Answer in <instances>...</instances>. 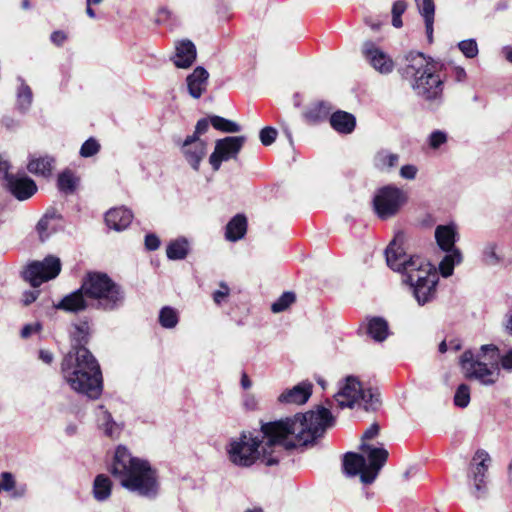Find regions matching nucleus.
I'll list each match as a JSON object with an SVG mask.
<instances>
[{"instance_id": "2eb2a0df", "label": "nucleus", "mask_w": 512, "mask_h": 512, "mask_svg": "<svg viewBox=\"0 0 512 512\" xmlns=\"http://www.w3.org/2000/svg\"><path fill=\"white\" fill-rule=\"evenodd\" d=\"M181 149L189 165L195 171H198L200 163L207 153L206 142L197 138L195 135H191L185 139Z\"/></svg>"}, {"instance_id": "7c9ffc66", "label": "nucleus", "mask_w": 512, "mask_h": 512, "mask_svg": "<svg viewBox=\"0 0 512 512\" xmlns=\"http://www.w3.org/2000/svg\"><path fill=\"white\" fill-rule=\"evenodd\" d=\"M57 217L54 214H45L37 223L36 231L41 241L46 240L57 230Z\"/></svg>"}, {"instance_id": "de8ad7c7", "label": "nucleus", "mask_w": 512, "mask_h": 512, "mask_svg": "<svg viewBox=\"0 0 512 512\" xmlns=\"http://www.w3.org/2000/svg\"><path fill=\"white\" fill-rule=\"evenodd\" d=\"M2 481L1 482V489L5 491H12L15 487V480L11 473L9 472H3L1 474Z\"/></svg>"}, {"instance_id": "6ab92c4d", "label": "nucleus", "mask_w": 512, "mask_h": 512, "mask_svg": "<svg viewBox=\"0 0 512 512\" xmlns=\"http://www.w3.org/2000/svg\"><path fill=\"white\" fill-rule=\"evenodd\" d=\"M196 47L190 40H182L175 45L173 62L176 67L189 68L196 60Z\"/></svg>"}, {"instance_id": "3c124183", "label": "nucleus", "mask_w": 512, "mask_h": 512, "mask_svg": "<svg viewBox=\"0 0 512 512\" xmlns=\"http://www.w3.org/2000/svg\"><path fill=\"white\" fill-rule=\"evenodd\" d=\"M10 167L9 162L0 155V179L4 181V184L7 182V178L11 176V173H9Z\"/></svg>"}, {"instance_id": "e2e57ef3", "label": "nucleus", "mask_w": 512, "mask_h": 512, "mask_svg": "<svg viewBox=\"0 0 512 512\" xmlns=\"http://www.w3.org/2000/svg\"><path fill=\"white\" fill-rule=\"evenodd\" d=\"M241 386L245 390L249 389L252 386V382L245 372H243L241 375Z\"/></svg>"}, {"instance_id": "bb28decb", "label": "nucleus", "mask_w": 512, "mask_h": 512, "mask_svg": "<svg viewBox=\"0 0 512 512\" xmlns=\"http://www.w3.org/2000/svg\"><path fill=\"white\" fill-rule=\"evenodd\" d=\"M399 159L400 157L397 153L382 149L374 155L373 165L382 172H389L398 165Z\"/></svg>"}, {"instance_id": "dca6fc26", "label": "nucleus", "mask_w": 512, "mask_h": 512, "mask_svg": "<svg viewBox=\"0 0 512 512\" xmlns=\"http://www.w3.org/2000/svg\"><path fill=\"white\" fill-rule=\"evenodd\" d=\"M54 307L70 313H78L91 308L89 299L83 290V283L80 288L65 295Z\"/></svg>"}, {"instance_id": "423d86ee", "label": "nucleus", "mask_w": 512, "mask_h": 512, "mask_svg": "<svg viewBox=\"0 0 512 512\" xmlns=\"http://www.w3.org/2000/svg\"><path fill=\"white\" fill-rule=\"evenodd\" d=\"M379 425L373 423L362 435L360 449L367 455L366 458L358 453L348 452L343 459V470L348 476L360 475L364 484H371L379 474L388 458V451L383 447H373L365 441L375 438L379 433Z\"/></svg>"}, {"instance_id": "5701e85b", "label": "nucleus", "mask_w": 512, "mask_h": 512, "mask_svg": "<svg viewBox=\"0 0 512 512\" xmlns=\"http://www.w3.org/2000/svg\"><path fill=\"white\" fill-rule=\"evenodd\" d=\"M96 415L99 429L103 430L107 437L118 438L122 431V426L114 421L112 415L101 405L98 406Z\"/></svg>"}, {"instance_id": "6e6d98bb", "label": "nucleus", "mask_w": 512, "mask_h": 512, "mask_svg": "<svg viewBox=\"0 0 512 512\" xmlns=\"http://www.w3.org/2000/svg\"><path fill=\"white\" fill-rule=\"evenodd\" d=\"M41 328L40 324H27L21 330V336L23 338H27L31 336L33 333L39 331Z\"/></svg>"}, {"instance_id": "a878e982", "label": "nucleus", "mask_w": 512, "mask_h": 512, "mask_svg": "<svg viewBox=\"0 0 512 512\" xmlns=\"http://www.w3.org/2000/svg\"><path fill=\"white\" fill-rule=\"evenodd\" d=\"M330 124L337 132L349 134L355 129V117L344 111H337L330 117Z\"/></svg>"}, {"instance_id": "f257e3e1", "label": "nucleus", "mask_w": 512, "mask_h": 512, "mask_svg": "<svg viewBox=\"0 0 512 512\" xmlns=\"http://www.w3.org/2000/svg\"><path fill=\"white\" fill-rule=\"evenodd\" d=\"M333 424L330 410L324 407L298 413L285 420L264 423L257 435L243 432L238 438L231 439L227 446L228 458L240 467H250L258 459L266 466L276 465L283 449L313 444Z\"/></svg>"}, {"instance_id": "412c9836", "label": "nucleus", "mask_w": 512, "mask_h": 512, "mask_svg": "<svg viewBox=\"0 0 512 512\" xmlns=\"http://www.w3.org/2000/svg\"><path fill=\"white\" fill-rule=\"evenodd\" d=\"M132 212L124 207L112 208L105 215V222L110 229L122 231L132 222Z\"/></svg>"}, {"instance_id": "9b49d317", "label": "nucleus", "mask_w": 512, "mask_h": 512, "mask_svg": "<svg viewBox=\"0 0 512 512\" xmlns=\"http://www.w3.org/2000/svg\"><path fill=\"white\" fill-rule=\"evenodd\" d=\"M61 271V262L58 257L49 255L42 261H34L25 269L23 276L31 286L38 287L42 283L56 278Z\"/></svg>"}, {"instance_id": "a18cd8bd", "label": "nucleus", "mask_w": 512, "mask_h": 512, "mask_svg": "<svg viewBox=\"0 0 512 512\" xmlns=\"http://www.w3.org/2000/svg\"><path fill=\"white\" fill-rule=\"evenodd\" d=\"M259 137L264 146H269L275 141L277 130L272 127H265L260 131Z\"/></svg>"}, {"instance_id": "4468645a", "label": "nucleus", "mask_w": 512, "mask_h": 512, "mask_svg": "<svg viewBox=\"0 0 512 512\" xmlns=\"http://www.w3.org/2000/svg\"><path fill=\"white\" fill-rule=\"evenodd\" d=\"M4 187L19 201L29 199L37 192L35 181L25 174H11Z\"/></svg>"}, {"instance_id": "c85d7f7f", "label": "nucleus", "mask_w": 512, "mask_h": 512, "mask_svg": "<svg viewBox=\"0 0 512 512\" xmlns=\"http://www.w3.org/2000/svg\"><path fill=\"white\" fill-rule=\"evenodd\" d=\"M247 229V220L243 215L234 216L226 226V238L237 241L244 237Z\"/></svg>"}, {"instance_id": "79ce46f5", "label": "nucleus", "mask_w": 512, "mask_h": 512, "mask_svg": "<svg viewBox=\"0 0 512 512\" xmlns=\"http://www.w3.org/2000/svg\"><path fill=\"white\" fill-rule=\"evenodd\" d=\"M100 150V144L94 138L87 139L80 148V155L84 158L96 155Z\"/></svg>"}, {"instance_id": "603ef678", "label": "nucleus", "mask_w": 512, "mask_h": 512, "mask_svg": "<svg viewBox=\"0 0 512 512\" xmlns=\"http://www.w3.org/2000/svg\"><path fill=\"white\" fill-rule=\"evenodd\" d=\"M473 479V485L477 493L482 492L485 487L486 474H470Z\"/></svg>"}, {"instance_id": "9d476101", "label": "nucleus", "mask_w": 512, "mask_h": 512, "mask_svg": "<svg viewBox=\"0 0 512 512\" xmlns=\"http://www.w3.org/2000/svg\"><path fill=\"white\" fill-rule=\"evenodd\" d=\"M406 201L407 196L402 189L394 185H387L376 192L373 198V207L377 216L386 220L395 216Z\"/></svg>"}, {"instance_id": "09e8293b", "label": "nucleus", "mask_w": 512, "mask_h": 512, "mask_svg": "<svg viewBox=\"0 0 512 512\" xmlns=\"http://www.w3.org/2000/svg\"><path fill=\"white\" fill-rule=\"evenodd\" d=\"M229 291V287L225 283H221L220 289L213 293V300L215 303L221 304L222 301L228 296Z\"/></svg>"}, {"instance_id": "1a4fd4ad", "label": "nucleus", "mask_w": 512, "mask_h": 512, "mask_svg": "<svg viewBox=\"0 0 512 512\" xmlns=\"http://www.w3.org/2000/svg\"><path fill=\"white\" fill-rule=\"evenodd\" d=\"M460 364L466 378L475 379L482 385H494L500 378V367L490 364L481 350L476 356L470 350L465 351L460 358Z\"/></svg>"}, {"instance_id": "0e129e2a", "label": "nucleus", "mask_w": 512, "mask_h": 512, "mask_svg": "<svg viewBox=\"0 0 512 512\" xmlns=\"http://www.w3.org/2000/svg\"><path fill=\"white\" fill-rule=\"evenodd\" d=\"M503 53L505 55V58L512 63V47L507 46L503 48Z\"/></svg>"}, {"instance_id": "680f3d73", "label": "nucleus", "mask_w": 512, "mask_h": 512, "mask_svg": "<svg viewBox=\"0 0 512 512\" xmlns=\"http://www.w3.org/2000/svg\"><path fill=\"white\" fill-rule=\"evenodd\" d=\"M39 358L46 364H50L53 361V354L48 350H40Z\"/></svg>"}, {"instance_id": "a211bd4d", "label": "nucleus", "mask_w": 512, "mask_h": 512, "mask_svg": "<svg viewBox=\"0 0 512 512\" xmlns=\"http://www.w3.org/2000/svg\"><path fill=\"white\" fill-rule=\"evenodd\" d=\"M483 357L489 360L490 364L498 365L500 371L512 372V348L506 353L500 354L499 348L493 344L481 346Z\"/></svg>"}, {"instance_id": "338daca9", "label": "nucleus", "mask_w": 512, "mask_h": 512, "mask_svg": "<svg viewBox=\"0 0 512 512\" xmlns=\"http://www.w3.org/2000/svg\"><path fill=\"white\" fill-rule=\"evenodd\" d=\"M392 24L396 28L402 27L403 23L401 20V16H392Z\"/></svg>"}, {"instance_id": "13d9d810", "label": "nucleus", "mask_w": 512, "mask_h": 512, "mask_svg": "<svg viewBox=\"0 0 512 512\" xmlns=\"http://www.w3.org/2000/svg\"><path fill=\"white\" fill-rule=\"evenodd\" d=\"M243 404L246 409L248 410H255L257 407V400L256 398L251 394H246L244 397Z\"/></svg>"}, {"instance_id": "ea45409f", "label": "nucleus", "mask_w": 512, "mask_h": 512, "mask_svg": "<svg viewBox=\"0 0 512 512\" xmlns=\"http://www.w3.org/2000/svg\"><path fill=\"white\" fill-rule=\"evenodd\" d=\"M296 296L293 292H284L272 305L271 310L274 313H279L286 310L292 303H294Z\"/></svg>"}, {"instance_id": "a19ab883", "label": "nucleus", "mask_w": 512, "mask_h": 512, "mask_svg": "<svg viewBox=\"0 0 512 512\" xmlns=\"http://www.w3.org/2000/svg\"><path fill=\"white\" fill-rule=\"evenodd\" d=\"M470 403V388L467 384H460L454 395V404L457 407L465 408Z\"/></svg>"}, {"instance_id": "f8f14e48", "label": "nucleus", "mask_w": 512, "mask_h": 512, "mask_svg": "<svg viewBox=\"0 0 512 512\" xmlns=\"http://www.w3.org/2000/svg\"><path fill=\"white\" fill-rule=\"evenodd\" d=\"M245 142V136H228L217 140L214 151L209 157L213 170L218 171L223 161L236 159Z\"/></svg>"}, {"instance_id": "8fccbe9b", "label": "nucleus", "mask_w": 512, "mask_h": 512, "mask_svg": "<svg viewBox=\"0 0 512 512\" xmlns=\"http://www.w3.org/2000/svg\"><path fill=\"white\" fill-rule=\"evenodd\" d=\"M160 246V240L155 234H147L145 237V247L149 251H154Z\"/></svg>"}, {"instance_id": "0eeeda50", "label": "nucleus", "mask_w": 512, "mask_h": 512, "mask_svg": "<svg viewBox=\"0 0 512 512\" xmlns=\"http://www.w3.org/2000/svg\"><path fill=\"white\" fill-rule=\"evenodd\" d=\"M91 308L102 311H114L123 306L125 292L107 274L89 272L82 280Z\"/></svg>"}, {"instance_id": "f704fd0d", "label": "nucleus", "mask_w": 512, "mask_h": 512, "mask_svg": "<svg viewBox=\"0 0 512 512\" xmlns=\"http://www.w3.org/2000/svg\"><path fill=\"white\" fill-rule=\"evenodd\" d=\"M166 254L170 260L184 259L188 254V242L183 238L170 242Z\"/></svg>"}, {"instance_id": "052dcab7", "label": "nucleus", "mask_w": 512, "mask_h": 512, "mask_svg": "<svg viewBox=\"0 0 512 512\" xmlns=\"http://www.w3.org/2000/svg\"><path fill=\"white\" fill-rule=\"evenodd\" d=\"M453 77L457 82H462L466 79V71L462 67H454Z\"/></svg>"}, {"instance_id": "69168bd1", "label": "nucleus", "mask_w": 512, "mask_h": 512, "mask_svg": "<svg viewBox=\"0 0 512 512\" xmlns=\"http://www.w3.org/2000/svg\"><path fill=\"white\" fill-rule=\"evenodd\" d=\"M92 6H94V4H86V14L94 19L96 17V14H95V11L94 9L92 8Z\"/></svg>"}, {"instance_id": "b1692460", "label": "nucleus", "mask_w": 512, "mask_h": 512, "mask_svg": "<svg viewBox=\"0 0 512 512\" xmlns=\"http://www.w3.org/2000/svg\"><path fill=\"white\" fill-rule=\"evenodd\" d=\"M54 164L55 159L51 156H31L27 163V170L36 176L47 178L52 175Z\"/></svg>"}, {"instance_id": "49530a36", "label": "nucleus", "mask_w": 512, "mask_h": 512, "mask_svg": "<svg viewBox=\"0 0 512 512\" xmlns=\"http://www.w3.org/2000/svg\"><path fill=\"white\" fill-rule=\"evenodd\" d=\"M418 168L413 164L403 165L400 168L399 174L403 179L413 180L416 178Z\"/></svg>"}, {"instance_id": "c9c22d12", "label": "nucleus", "mask_w": 512, "mask_h": 512, "mask_svg": "<svg viewBox=\"0 0 512 512\" xmlns=\"http://www.w3.org/2000/svg\"><path fill=\"white\" fill-rule=\"evenodd\" d=\"M210 124L215 129L225 133H237L241 131V126L238 123L220 116H212L210 118Z\"/></svg>"}, {"instance_id": "2f4dec72", "label": "nucleus", "mask_w": 512, "mask_h": 512, "mask_svg": "<svg viewBox=\"0 0 512 512\" xmlns=\"http://www.w3.org/2000/svg\"><path fill=\"white\" fill-rule=\"evenodd\" d=\"M330 107L324 102H317L311 104L304 113L305 119L310 123H317L323 121L328 117Z\"/></svg>"}, {"instance_id": "cd10ccee", "label": "nucleus", "mask_w": 512, "mask_h": 512, "mask_svg": "<svg viewBox=\"0 0 512 512\" xmlns=\"http://www.w3.org/2000/svg\"><path fill=\"white\" fill-rule=\"evenodd\" d=\"M111 491L112 481L110 478L105 474L97 475L94 479L92 489L94 498L99 502L106 501L110 497Z\"/></svg>"}, {"instance_id": "4be33fe9", "label": "nucleus", "mask_w": 512, "mask_h": 512, "mask_svg": "<svg viewBox=\"0 0 512 512\" xmlns=\"http://www.w3.org/2000/svg\"><path fill=\"white\" fill-rule=\"evenodd\" d=\"M457 237V227L454 224L439 225L435 229V239L438 246L445 252L457 250L454 247Z\"/></svg>"}, {"instance_id": "58836bf2", "label": "nucleus", "mask_w": 512, "mask_h": 512, "mask_svg": "<svg viewBox=\"0 0 512 512\" xmlns=\"http://www.w3.org/2000/svg\"><path fill=\"white\" fill-rule=\"evenodd\" d=\"M58 188L64 193H72L76 187V178L74 174L66 170L58 176Z\"/></svg>"}, {"instance_id": "37998d69", "label": "nucleus", "mask_w": 512, "mask_h": 512, "mask_svg": "<svg viewBox=\"0 0 512 512\" xmlns=\"http://www.w3.org/2000/svg\"><path fill=\"white\" fill-rule=\"evenodd\" d=\"M458 47L467 58H474L478 55V46L474 39L463 40L458 43Z\"/></svg>"}, {"instance_id": "393cba45", "label": "nucleus", "mask_w": 512, "mask_h": 512, "mask_svg": "<svg viewBox=\"0 0 512 512\" xmlns=\"http://www.w3.org/2000/svg\"><path fill=\"white\" fill-rule=\"evenodd\" d=\"M420 15L423 17L429 43L433 41V24L435 16L434 0H414Z\"/></svg>"}, {"instance_id": "774afa93", "label": "nucleus", "mask_w": 512, "mask_h": 512, "mask_svg": "<svg viewBox=\"0 0 512 512\" xmlns=\"http://www.w3.org/2000/svg\"><path fill=\"white\" fill-rule=\"evenodd\" d=\"M506 328L510 334H512V316L509 318L506 324Z\"/></svg>"}, {"instance_id": "bf43d9fd", "label": "nucleus", "mask_w": 512, "mask_h": 512, "mask_svg": "<svg viewBox=\"0 0 512 512\" xmlns=\"http://www.w3.org/2000/svg\"><path fill=\"white\" fill-rule=\"evenodd\" d=\"M66 40V34L62 31H55L51 34V41L56 45H62Z\"/></svg>"}, {"instance_id": "e433bc0d", "label": "nucleus", "mask_w": 512, "mask_h": 512, "mask_svg": "<svg viewBox=\"0 0 512 512\" xmlns=\"http://www.w3.org/2000/svg\"><path fill=\"white\" fill-rule=\"evenodd\" d=\"M179 321L177 311L169 306L163 307L159 314V323L166 329L174 328Z\"/></svg>"}, {"instance_id": "5fc2aeb1", "label": "nucleus", "mask_w": 512, "mask_h": 512, "mask_svg": "<svg viewBox=\"0 0 512 512\" xmlns=\"http://www.w3.org/2000/svg\"><path fill=\"white\" fill-rule=\"evenodd\" d=\"M209 127V121L207 119H200L195 127V132L193 135H195L197 138H199V135L204 134Z\"/></svg>"}, {"instance_id": "39448f33", "label": "nucleus", "mask_w": 512, "mask_h": 512, "mask_svg": "<svg viewBox=\"0 0 512 512\" xmlns=\"http://www.w3.org/2000/svg\"><path fill=\"white\" fill-rule=\"evenodd\" d=\"M404 69L411 78L415 94L429 106H438L443 100L444 81L436 72V65L422 53L411 54Z\"/></svg>"}, {"instance_id": "aec40b11", "label": "nucleus", "mask_w": 512, "mask_h": 512, "mask_svg": "<svg viewBox=\"0 0 512 512\" xmlns=\"http://www.w3.org/2000/svg\"><path fill=\"white\" fill-rule=\"evenodd\" d=\"M208 77L209 73L201 66L196 67L194 71L187 76L186 82L188 92L193 98H200L206 91Z\"/></svg>"}, {"instance_id": "c756f323", "label": "nucleus", "mask_w": 512, "mask_h": 512, "mask_svg": "<svg viewBox=\"0 0 512 512\" xmlns=\"http://www.w3.org/2000/svg\"><path fill=\"white\" fill-rule=\"evenodd\" d=\"M368 335L377 342L384 341L388 334V323L380 317L371 318L367 323Z\"/></svg>"}, {"instance_id": "7ed1b4c3", "label": "nucleus", "mask_w": 512, "mask_h": 512, "mask_svg": "<svg viewBox=\"0 0 512 512\" xmlns=\"http://www.w3.org/2000/svg\"><path fill=\"white\" fill-rule=\"evenodd\" d=\"M405 235L398 232L385 250L386 262L394 271L404 275L419 305L430 302L436 294L438 273L433 265L419 256H409L403 248Z\"/></svg>"}, {"instance_id": "4d7b16f0", "label": "nucleus", "mask_w": 512, "mask_h": 512, "mask_svg": "<svg viewBox=\"0 0 512 512\" xmlns=\"http://www.w3.org/2000/svg\"><path fill=\"white\" fill-rule=\"evenodd\" d=\"M407 8V5L405 1L398 0L393 4L392 7V16H402V14L405 12Z\"/></svg>"}, {"instance_id": "864d4df0", "label": "nucleus", "mask_w": 512, "mask_h": 512, "mask_svg": "<svg viewBox=\"0 0 512 512\" xmlns=\"http://www.w3.org/2000/svg\"><path fill=\"white\" fill-rule=\"evenodd\" d=\"M40 292L38 290L25 291L22 295V303L25 306L33 303L39 296Z\"/></svg>"}, {"instance_id": "ddd939ff", "label": "nucleus", "mask_w": 512, "mask_h": 512, "mask_svg": "<svg viewBox=\"0 0 512 512\" xmlns=\"http://www.w3.org/2000/svg\"><path fill=\"white\" fill-rule=\"evenodd\" d=\"M362 55L370 66L380 74L388 75L394 70L393 59L372 41L363 43Z\"/></svg>"}, {"instance_id": "c03bdc74", "label": "nucleus", "mask_w": 512, "mask_h": 512, "mask_svg": "<svg viewBox=\"0 0 512 512\" xmlns=\"http://www.w3.org/2000/svg\"><path fill=\"white\" fill-rule=\"evenodd\" d=\"M446 141L447 134L440 130L433 131L428 137V143L432 149H438L441 145L446 143Z\"/></svg>"}, {"instance_id": "473e14b6", "label": "nucleus", "mask_w": 512, "mask_h": 512, "mask_svg": "<svg viewBox=\"0 0 512 512\" xmlns=\"http://www.w3.org/2000/svg\"><path fill=\"white\" fill-rule=\"evenodd\" d=\"M462 254L460 250L447 252V255L439 263V272L443 277H449L453 274L455 265L461 263Z\"/></svg>"}, {"instance_id": "f03ea898", "label": "nucleus", "mask_w": 512, "mask_h": 512, "mask_svg": "<svg viewBox=\"0 0 512 512\" xmlns=\"http://www.w3.org/2000/svg\"><path fill=\"white\" fill-rule=\"evenodd\" d=\"M74 328L72 349L61 363V372L71 389L96 399L102 392V374L97 360L84 346L89 335V324L85 321Z\"/></svg>"}, {"instance_id": "4c0bfd02", "label": "nucleus", "mask_w": 512, "mask_h": 512, "mask_svg": "<svg viewBox=\"0 0 512 512\" xmlns=\"http://www.w3.org/2000/svg\"><path fill=\"white\" fill-rule=\"evenodd\" d=\"M474 461H479L475 465H471L470 474H486L488 470V463L490 462V456L485 450H477Z\"/></svg>"}, {"instance_id": "72a5a7b5", "label": "nucleus", "mask_w": 512, "mask_h": 512, "mask_svg": "<svg viewBox=\"0 0 512 512\" xmlns=\"http://www.w3.org/2000/svg\"><path fill=\"white\" fill-rule=\"evenodd\" d=\"M20 87L17 92V107L21 112H26L30 108L33 100L31 88L25 84L21 77H18Z\"/></svg>"}, {"instance_id": "20e7f679", "label": "nucleus", "mask_w": 512, "mask_h": 512, "mask_svg": "<svg viewBox=\"0 0 512 512\" xmlns=\"http://www.w3.org/2000/svg\"><path fill=\"white\" fill-rule=\"evenodd\" d=\"M110 473L129 492L145 498H155L159 491L157 472L150 463L138 457L122 445L114 453Z\"/></svg>"}, {"instance_id": "6e6552de", "label": "nucleus", "mask_w": 512, "mask_h": 512, "mask_svg": "<svg viewBox=\"0 0 512 512\" xmlns=\"http://www.w3.org/2000/svg\"><path fill=\"white\" fill-rule=\"evenodd\" d=\"M334 397L340 408H351L358 403L366 411H374L379 406L378 394L370 389L364 390L354 376L346 377Z\"/></svg>"}, {"instance_id": "f3484780", "label": "nucleus", "mask_w": 512, "mask_h": 512, "mask_svg": "<svg viewBox=\"0 0 512 512\" xmlns=\"http://www.w3.org/2000/svg\"><path fill=\"white\" fill-rule=\"evenodd\" d=\"M313 385L309 381H303L290 389L284 390L278 396V402L282 404H305L312 395Z\"/></svg>"}]
</instances>
